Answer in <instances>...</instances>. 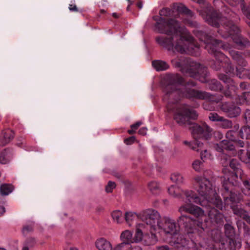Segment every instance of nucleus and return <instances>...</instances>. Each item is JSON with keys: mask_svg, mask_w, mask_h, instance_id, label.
Segmentation results:
<instances>
[{"mask_svg": "<svg viewBox=\"0 0 250 250\" xmlns=\"http://www.w3.org/2000/svg\"><path fill=\"white\" fill-rule=\"evenodd\" d=\"M153 19L156 21L155 30L159 33L169 36L157 37L155 40L159 45L169 51L174 49L181 54L195 56L199 55V45L189 32L180 26L178 21L173 19L166 20L156 16L154 17Z\"/></svg>", "mask_w": 250, "mask_h": 250, "instance_id": "obj_1", "label": "nucleus"}, {"mask_svg": "<svg viewBox=\"0 0 250 250\" xmlns=\"http://www.w3.org/2000/svg\"><path fill=\"white\" fill-rule=\"evenodd\" d=\"M227 17H222L217 10L209 11L204 17L206 21L212 26L218 27L220 23L222 28L218 32L224 38L230 37L233 42L241 48L250 45L247 39L242 37L240 30L235 23L240 20L239 16L234 12L229 10Z\"/></svg>", "mask_w": 250, "mask_h": 250, "instance_id": "obj_2", "label": "nucleus"}, {"mask_svg": "<svg viewBox=\"0 0 250 250\" xmlns=\"http://www.w3.org/2000/svg\"><path fill=\"white\" fill-rule=\"evenodd\" d=\"M229 166L233 169V172H229V176L224 177L222 181V193L225 204H230L232 203H239L241 200V194L235 192L236 188L239 187L240 182L237 180L238 174L241 175L243 170L241 168V164L236 159H232L229 162Z\"/></svg>", "mask_w": 250, "mask_h": 250, "instance_id": "obj_3", "label": "nucleus"}, {"mask_svg": "<svg viewBox=\"0 0 250 250\" xmlns=\"http://www.w3.org/2000/svg\"><path fill=\"white\" fill-rule=\"evenodd\" d=\"M171 62L174 67L179 68L184 74L198 80L201 82L207 81V67L200 63L192 62L190 59L183 56L177 57Z\"/></svg>", "mask_w": 250, "mask_h": 250, "instance_id": "obj_4", "label": "nucleus"}, {"mask_svg": "<svg viewBox=\"0 0 250 250\" xmlns=\"http://www.w3.org/2000/svg\"><path fill=\"white\" fill-rule=\"evenodd\" d=\"M194 179L197 192L205 199L202 201L200 198L201 202H203L204 204V206H206L207 203L212 204L217 208L222 210L223 205L222 200L217 195L210 181L204 177L199 176L195 177Z\"/></svg>", "mask_w": 250, "mask_h": 250, "instance_id": "obj_5", "label": "nucleus"}, {"mask_svg": "<svg viewBox=\"0 0 250 250\" xmlns=\"http://www.w3.org/2000/svg\"><path fill=\"white\" fill-rule=\"evenodd\" d=\"M222 48L221 46H214L208 44L206 47V49L208 53L213 55L215 61L210 64L211 68L216 71H219L222 68L223 71L229 75L234 74V68L232 66L229 58L220 51Z\"/></svg>", "mask_w": 250, "mask_h": 250, "instance_id": "obj_6", "label": "nucleus"}, {"mask_svg": "<svg viewBox=\"0 0 250 250\" xmlns=\"http://www.w3.org/2000/svg\"><path fill=\"white\" fill-rule=\"evenodd\" d=\"M177 221L180 225L183 226L185 232L191 239L196 234L202 236L206 228V224L199 219H193L186 215H181Z\"/></svg>", "mask_w": 250, "mask_h": 250, "instance_id": "obj_7", "label": "nucleus"}, {"mask_svg": "<svg viewBox=\"0 0 250 250\" xmlns=\"http://www.w3.org/2000/svg\"><path fill=\"white\" fill-rule=\"evenodd\" d=\"M198 117L197 111L188 104H181L174 111L173 119L180 125L190 124V120H195Z\"/></svg>", "mask_w": 250, "mask_h": 250, "instance_id": "obj_8", "label": "nucleus"}, {"mask_svg": "<svg viewBox=\"0 0 250 250\" xmlns=\"http://www.w3.org/2000/svg\"><path fill=\"white\" fill-rule=\"evenodd\" d=\"M170 195L176 197L185 198L189 203L194 202L201 206H204L203 202H201L200 197L192 190H183L176 186H171L168 188Z\"/></svg>", "mask_w": 250, "mask_h": 250, "instance_id": "obj_9", "label": "nucleus"}, {"mask_svg": "<svg viewBox=\"0 0 250 250\" xmlns=\"http://www.w3.org/2000/svg\"><path fill=\"white\" fill-rule=\"evenodd\" d=\"M169 243L175 247L182 250H199V246L192 240L185 238L184 236L176 231L170 236Z\"/></svg>", "mask_w": 250, "mask_h": 250, "instance_id": "obj_10", "label": "nucleus"}, {"mask_svg": "<svg viewBox=\"0 0 250 250\" xmlns=\"http://www.w3.org/2000/svg\"><path fill=\"white\" fill-rule=\"evenodd\" d=\"M193 138L198 141V139L208 140L211 137L212 129L206 123L201 125L196 123L192 124L190 128Z\"/></svg>", "mask_w": 250, "mask_h": 250, "instance_id": "obj_11", "label": "nucleus"}, {"mask_svg": "<svg viewBox=\"0 0 250 250\" xmlns=\"http://www.w3.org/2000/svg\"><path fill=\"white\" fill-rule=\"evenodd\" d=\"M193 34L202 42L205 44V49L208 44H211L214 46H221L222 49L224 50H228L231 48V45L229 43H224L222 41L214 39L211 36L206 33L197 29H194L193 31Z\"/></svg>", "mask_w": 250, "mask_h": 250, "instance_id": "obj_12", "label": "nucleus"}, {"mask_svg": "<svg viewBox=\"0 0 250 250\" xmlns=\"http://www.w3.org/2000/svg\"><path fill=\"white\" fill-rule=\"evenodd\" d=\"M230 49L229 50V53L232 58L236 61L239 66H242V67L240 68L236 67V70H234V74L230 75L233 76L236 74L239 78H243L245 75H247L249 70L244 68V67H246L248 65V63L244 57H243L241 52Z\"/></svg>", "mask_w": 250, "mask_h": 250, "instance_id": "obj_13", "label": "nucleus"}, {"mask_svg": "<svg viewBox=\"0 0 250 250\" xmlns=\"http://www.w3.org/2000/svg\"><path fill=\"white\" fill-rule=\"evenodd\" d=\"M160 218V214L157 210L148 209L143 212L142 219L147 225L155 229L156 227H159L161 223Z\"/></svg>", "mask_w": 250, "mask_h": 250, "instance_id": "obj_14", "label": "nucleus"}, {"mask_svg": "<svg viewBox=\"0 0 250 250\" xmlns=\"http://www.w3.org/2000/svg\"><path fill=\"white\" fill-rule=\"evenodd\" d=\"M164 79L167 83V86L169 85L172 87H175L176 84H183L184 83L186 85H190L193 87L196 85V83L193 81H189L186 83L184 78L177 73L167 74L166 75Z\"/></svg>", "mask_w": 250, "mask_h": 250, "instance_id": "obj_15", "label": "nucleus"}, {"mask_svg": "<svg viewBox=\"0 0 250 250\" xmlns=\"http://www.w3.org/2000/svg\"><path fill=\"white\" fill-rule=\"evenodd\" d=\"M165 93L163 100L167 103V108L171 110L172 109L169 107L171 104H175L179 100V93L181 94V91L178 90L175 87H172L168 85L166 86L164 89Z\"/></svg>", "mask_w": 250, "mask_h": 250, "instance_id": "obj_16", "label": "nucleus"}, {"mask_svg": "<svg viewBox=\"0 0 250 250\" xmlns=\"http://www.w3.org/2000/svg\"><path fill=\"white\" fill-rule=\"evenodd\" d=\"M181 96L189 99L205 100L210 98L209 94L206 92L187 88V87H185L181 91Z\"/></svg>", "mask_w": 250, "mask_h": 250, "instance_id": "obj_17", "label": "nucleus"}, {"mask_svg": "<svg viewBox=\"0 0 250 250\" xmlns=\"http://www.w3.org/2000/svg\"><path fill=\"white\" fill-rule=\"evenodd\" d=\"M241 240L240 238L235 239L226 238L218 245L220 250H236L241 248Z\"/></svg>", "mask_w": 250, "mask_h": 250, "instance_id": "obj_18", "label": "nucleus"}, {"mask_svg": "<svg viewBox=\"0 0 250 250\" xmlns=\"http://www.w3.org/2000/svg\"><path fill=\"white\" fill-rule=\"evenodd\" d=\"M179 211L188 213L198 218L204 215V211L200 207L191 204H185L179 208Z\"/></svg>", "mask_w": 250, "mask_h": 250, "instance_id": "obj_19", "label": "nucleus"}, {"mask_svg": "<svg viewBox=\"0 0 250 250\" xmlns=\"http://www.w3.org/2000/svg\"><path fill=\"white\" fill-rule=\"evenodd\" d=\"M221 109L229 118H234L239 116L241 113L240 107L232 102L223 103Z\"/></svg>", "mask_w": 250, "mask_h": 250, "instance_id": "obj_20", "label": "nucleus"}, {"mask_svg": "<svg viewBox=\"0 0 250 250\" xmlns=\"http://www.w3.org/2000/svg\"><path fill=\"white\" fill-rule=\"evenodd\" d=\"M158 228L170 236L177 231L175 221L168 217L163 218V222H161Z\"/></svg>", "mask_w": 250, "mask_h": 250, "instance_id": "obj_21", "label": "nucleus"}, {"mask_svg": "<svg viewBox=\"0 0 250 250\" xmlns=\"http://www.w3.org/2000/svg\"><path fill=\"white\" fill-rule=\"evenodd\" d=\"M208 204V206L210 207L208 211V216L212 223H215L217 224H221L223 223L224 215L219 212L217 209L215 208V205L212 204Z\"/></svg>", "mask_w": 250, "mask_h": 250, "instance_id": "obj_22", "label": "nucleus"}, {"mask_svg": "<svg viewBox=\"0 0 250 250\" xmlns=\"http://www.w3.org/2000/svg\"><path fill=\"white\" fill-rule=\"evenodd\" d=\"M237 203H232L230 204H225L226 206H229L232 210L233 213L242 218L248 224H250V211L248 212L246 210L236 205Z\"/></svg>", "mask_w": 250, "mask_h": 250, "instance_id": "obj_23", "label": "nucleus"}, {"mask_svg": "<svg viewBox=\"0 0 250 250\" xmlns=\"http://www.w3.org/2000/svg\"><path fill=\"white\" fill-rule=\"evenodd\" d=\"M15 133L11 129H7L2 131L0 137V146H3L8 144L14 137Z\"/></svg>", "mask_w": 250, "mask_h": 250, "instance_id": "obj_24", "label": "nucleus"}, {"mask_svg": "<svg viewBox=\"0 0 250 250\" xmlns=\"http://www.w3.org/2000/svg\"><path fill=\"white\" fill-rule=\"evenodd\" d=\"M95 246L99 250H112L111 243L104 238H100L95 242Z\"/></svg>", "mask_w": 250, "mask_h": 250, "instance_id": "obj_25", "label": "nucleus"}, {"mask_svg": "<svg viewBox=\"0 0 250 250\" xmlns=\"http://www.w3.org/2000/svg\"><path fill=\"white\" fill-rule=\"evenodd\" d=\"M237 225L238 229H240L242 226L243 227L245 242L249 250H250V229L245 223L242 221L237 222Z\"/></svg>", "mask_w": 250, "mask_h": 250, "instance_id": "obj_26", "label": "nucleus"}, {"mask_svg": "<svg viewBox=\"0 0 250 250\" xmlns=\"http://www.w3.org/2000/svg\"><path fill=\"white\" fill-rule=\"evenodd\" d=\"M12 158V153L9 148L4 149L0 153V163L1 164L9 163Z\"/></svg>", "mask_w": 250, "mask_h": 250, "instance_id": "obj_27", "label": "nucleus"}, {"mask_svg": "<svg viewBox=\"0 0 250 250\" xmlns=\"http://www.w3.org/2000/svg\"><path fill=\"white\" fill-rule=\"evenodd\" d=\"M211 237L213 241L215 243V246L218 247V245L224 240L226 238H224L223 234L219 229H213L210 232Z\"/></svg>", "mask_w": 250, "mask_h": 250, "instance_id": "obj_28", "label": "nucleus"}, {"mask_svg": "<svg viewBox=\"0 0 250 250\" xmlns=\"http://www.w3.org/2000/svg\"><path fill=\"white\" fill-rule=\"evenodd\" d=\"M153 67L157 71H162L167 70L169 66L166 62L161 60H155L152 62Z\"/></svg>", "mask_w": 250, "mask_h": 250, "instance_id": "obj_29", "label": "nucleus"}, {"mask_svg": "<svg viewBox=\"0 0 250 250\" xmlns=\"http://www.w3.org/2000/svg\"><path fill=\"white\" fill-rule=\"evenodd\" d=\"M120 239L122 241V243H125L130 246V244L133 243L132 232L128 230L123 231L121 234Z\"/></svg>", "mask_w": 250, "mask_h": 250, "instance_id": "obj_30", "label": "nucleus"}, {"mask_svg": "<svg viewBox=\"0 0 250 250\" xmlns=\"http://www.w3.org/2000/svg\"><path fill=\"white\" fill-rule=\"evenodd\" d=\"M208 75L206 77L207 81L205 83H207V82L208 83L209 88L211 90L215 91L221 90L223 88V86L221 84V83L219 81H218L217 80H216L215 79L211 80L210 81H208Z\"/></svg>", "mask_w": 250, "mask_h": 250, "instance_id": "obj_31", "label": "nucleus"}, {"mask_svg": "<svg viewBox=\"0 0 250 250\" xmlns=\"http://www.w3.org/2000/svg\"><path fill=\"white\" fill-rule=\"evenodd\" d=\"M183 143L185 145L188 146L191 149L196 151H199L203 145V143H201L200 142L196 141V140L193 142L184 141Z\"/></svg>", "mask_w": 250, "mask_h": 250, "instance_id": "obj_32", "label": "nucleus"}, {"mask_svg": "<svg viewBox=\"0 0 250 250\" xmlns=\"http://www.w3.org/2000/svg\"><path fill=\"white\" fill-rule=\"evenodd\" d=\"M225 233L227 236V238L235 239L239 238L236 236L235 234V230L233 226L229 224H226L224 226Z\"/></svg>", "mask_w": 250, "mask_h": 250, "instance_id": "obj_33", "label": "nucleus"}, {"mask_svg": "<svg viewBox=\"0 0 250 250\" xmlns=\"http://www.w3.org/2000/svg\"><path fill=\"white\" fill-rule=\"evenodd\" d=\"M111 216L114 222L117 224H121L124 221L125 214L119 210L113 211L111 213Z\"/></svg>", "mask_w": 250, "mask_h": 250, "instance_id": "obj_34", "label": "nucleus"}, {"mask_svg": "<svg viewBox=\"0 0 250 250\" xmlns=\"http://www.w3.org/2000/svg\"><path fill=\"white\" fill-rule=\"evenodd\" d=\"M238 136L243 139H250V126L245 125L241 128Z\"/></svg>", "mask_w": 250, "mask_h": 250, "instance_id": "obj_35", "label": "nucleus"}, {"mask_svg": "<svg viewBox=\"0 0 250 250\" xmlns=\"http://www.w3.org/2000/svg\"><path fill=\"white\" fill-rule=\"evenodd\" d=\"M138 218L137 214L133 212H126L125 214L124 220L130 226L132 222Z\"/></svg>", "mask_w": 250, "mask_h": 250, "instance_id": "obj_36", "label": "nucleus"}, {"mask_svg": "<svg viewBox=\"0 0 250 250\" xmlns=\"http://www.w3.org/2000/svg\"><path fill=\"white\" fill-rule=\"evenodd\" d=\"M14 189V187L9 184H2L0 188V192L2 195H7Z\"/></svg>", "mask_w": 250, "mask_h": 250, "instance_id": "obj_37", "label": "nucleus"}, {"mask_svg": "<svg viewBox=\"0 0 250 250\" xmlns=\"http://www.w3.org/2000/svg\"><path fill=\"white\" fill-rule=\"evenodd\" d=\"M148 188L150 191L154 194H158L160 191L158 183L155 181H152L149 183L148 184Z\"/></svg>", "mask_w": 250, "mask_h": 250, "instance_id": "obj_38", "label": "nucleus"}, {"mask_svg": "<svg viewBox=\"0 0 250 250\" xmlns=\"http://www.w3.org/2000/svg\"><path fill=\"white\" fill-rule=\"evenodd\" d=\"M218 77L220 80L227 84L228 86L230 85L234 86L235 87H236L233 81L226 75L224 74H219Z\"/></svg>", "mask_w": 250, "mask_h": 250, "instance_id": "obj_39", "label": "nucleus"}, {"mask_svg": "<svg viewBox=\"0 0 250 250\" xmlns=\"http://www.w3.org/2000/svg\"><path fill=\"white\" fill-rule=\"evenodd\" d=\"M34 223L33 222H29L23 226L22 229V234L24 235H27L34 230Z\"/></svg>", "mask_w": 250, "mask_h": 250, "instance_id": "obj_40", "label": "nucleus"}, {"mask_svg": "<svg viewBox=\"0 0 250 250\" xmlns=\"http://www.w3.org/2000/svg\"><path fill=\"white\" fill-rule=\"evenodd\" d=\"M170 179L173 182H174L177 184H181L184 183V177L181 174L178 173H175L171 174Z\"/></svg>", "mask_w": 250, "mask_h": 250, "instance_id": "obj_41", "label": "nucleus"}, {"mask_svg": "<svg viewBox=\"0 0 250 250\" xmlns=\"http://www.w3.org/2000/svg\"><path fill=\"white\" fill-rule=\"evenodd\" d=\"M250 97V83L249 86V88L247 91L243 92L242 96L239 97V104H244L245 103H248L249 102V99H248V97Z\"/></svg>", "mask_w": 250, "mask_h": 250, "instance_id": "obj_42", "label": "nucleus"}, {"mask_svg": "<svg viewBox=\"0 0 250 250\" xmlns=\"http://www.w3.org/2000/svg\"><path fill=\"white\" fill-rule=\"evenodd\" d=\"M223 145L225 149L229 151H234L235 150L234 144L229 142L227 140H223Z\"/></svg>", "mask_w": 250, "mask_h": 250, "instance_id": "obj_43", "label": "nucleus"}, {"mask_svg": "<svg viewBox=\"0 0 250 250\" xmlns=\"http://www.w3.org/2000/svg\"><path fill=\"white\" fill-rule=\"evenodd\" d=\"M173 11L169 8H164L159 12L161 16L171 17L173 16Z\"/></svg>", "mask_w": 250, "mask_h": 250, "instance_id": "obj_44", "label": "nucleus"}, {"mask_svg": "<svg viewBox=\"0 0 250 250\" xmlns=\"http://www.w3.org/2000/svg\"><path fill=\"white\" fill-rule=\"evenodd\" d=\"M130 246L125 243H121L116 245L112 250H129Z\"/></svg>", "mask_w": 250, "mask_h": 250, "instance_id": "obj_45", "label": "nucleus"}, {"mask_svg": "<svg viewBox=\"0 0 250 250\" xmlns=\"http://www.w3.org/2000/svg\"><path fill=\"white\" fill-rule=\"evenodd\" d=\"M220 122H221L220 126L223 128H229L232 126V122L230 120L225 119L224 117Z\"/></svg>", "mask_w": 250, "mask_h": 250, "instance_id": "obj_46", "label": "nucleus"}, {"mask_svg": "<svg viewBox=\"0 0 250 250\" xmlns=\"http://www.w3.org/2000/svg\"><path fill=\"white\" fill-rule=\"evenodd\" d=\"M177 10L180 12L189 15L191 17L193 16L192 11L184 5L178 6Z\"/></svg>", "mask_w": 250, "mask_h": 250, "instance_id": "obj_47", "label": "nucleus"}, {"mask_svg": "<svg viewBox=\"0 0 250 250\" xmlns=\"http://www.w3.org/2000/svg\"><path fill=\"white\" fill-rule=\"evenodd\" d=\"M143 237V232L142 230L137 229L136 230L135 234L133 237V243L134 242H138L142 240Z\"/></svg>", "mask_w": 250, "mask_h": 250, "instance_id": "obj_48", "label": "nucleus"}, {"mask_svg": "<svg viewBox=\"0 0 250 250\" xmlns=\"http://www.w3.org/2000/svg\"><path fill=\"white\" fill-rule=\"evenodd\" d=\"M209 120L213 122H220L223 120V117L220 116L215 112L210 113L208 116Z\"/></svg>", "mask_w": 250, "mask_h": 250, "instance_id": "obj_49", "label": "nucleus"}, {"mask_svg": "<svg viewBox=\"0 0 250 250\" xmlns=\"http://www.w3.org/2000/svg\"><path fill=\"white\" fill-rule=\"evenodd\" d=\"M116 187V184L115 182L109 181L105 187V191L107 193H111Z\"/></svg>", "mask_w": 250, "mask_h": 250, "instance_id": "obj_50", "label": "nucleus"}, {"mask_svg": "<svg viewBox=\"0 0 250 250\" xmlns=\"http://www.w3.org/2000/svg\"><path fill=\"white\" fill-rule=\"evenodd\" d=\"M226 134L227 138L233 142L235 139V136L237 134V132L230 130L228 131Z\"/></svg>", "mask_w": 250, "mask_h": 250, "instance_id": "obj_51", "label": "nucleus"}, {"mask_svg": "<svg viewBox=\"0 0 250 250\" xmlns=\"http://www.w3.org/2000/svg\"><path fill=\"white\" fill-rule=\"evenodd\" d=\"M199 250H217V249L216 246L211 244L208 246L200 245L199 246Z\"/></svg>", "mask_w": 250, "mask_h": 250, "instance_id": "obj_52", "label": "nucleus"}, {"mask_svg": "<svg viewBox=\"0 0 250 250\" xmlns=\"http://www.w3.org/2000/svg\"><path fill=\"white\" fill-rule=\"evenodd\" d=\"M200 157L202 160L205 162L208 159L210 158V154L207 150H204V151H201Z\"/></svg>", "mask_w": 250, "mask_h": 250, "instance_id": "obj_53", "label": "nucleus"}, {"mask_svg": "<svg viewBox=\"0 0 250 250\" xmlns=\"http://www.w3.org/2000/svg\"><path fill=\"white\" fill-rule=\"evenodd\" d=\"M233 142H234V145L235 146V148L244 147L245 146V143L242 140L235 139Z\"/></svg>", "mask_w": 250, "mask_h": 250, "instance_id": "obj_54", "label": "nucleus"}, {"mask_svg": "<svg viewBox=\"0 0 250 250\" xmlns=\"http://www.w3.org/2000/svg\"><path fill=\"white\" fill-rule=\"evenodd\" d=\"M202 164V163L199 160H195L192 163L193 168L196 171H199L201 168V165Z\"/></svg>", "mask_w": 250, "mask_h": 250, "instance_id": "obj_55", "label": "nucleus"}, {"mask_svg": "<svg viewBox=\"0 0 250 250\" xmlns=\"http://www.w3.org/2000/svg\"><path fill=\"white\" fill-rule=\"evenodd\" d=\"M136 141V138L135 136H132L128 137L124 140V143L127 145H130L133 144Z\"/></svg>", "mask_w": 250, "mask_h": 250, "instance_id": "obj_56", "label": "nucleus"}, {"mask_svg": "<svg viewBox=\"0 0 250 250\" xmlns=\"http://www.w3.org/2000/svg\"><path fill=\"white\" fill-rule=\"evenodd\" d=\"M185 23L187 25L191 27H197L198 25V24L197 23V22L190 20L187 21H185Z\"/></svg>", "mask_w": 250, "mask_h": 250, "instance_id": "obj_57", "label": "nucleus"}, {"mask_svg": "<svg viewBox=\"0 0 250 250\" xmlns=\"http://www.w3.org/2000/svg\"><path fill=\"white\" fill-rule=\"evenodd\" d=\"M224 145H223V141L220 144H217L215 146L216 150L219 152H222L223 150L225 149L224 148Z\"/></svg>", "mask_w": 250, "mask_h": 250, "instance_id": "obj_58", "label": "nucleus"}, {"mask_svg": "<svg viewBox=\"0 0 250 250\" xmlns=\"http://www.w3.org/2000/svg\"><path fill=\"white\" fill-rule=\"evenodd\" d=\"M243 184L248 191H250V181L248 180H242Z\"/></svg>", "mask_w": 250, "mask_h": 250, "instance_id": "obj_59", "label": "nucleus"}, {"mask_svg": "<svg viewBox=\"0 0 250 250\" xmlns=\"http://www.w3.org/2000/svg\"><path fill=\"white\" fill-rule=\"evenodd\" d=\"M250 83L247 82H242L240 84V87L242 90H248Z\"/></svg>", "mask_w": 250, "mask_h": 250, "instance_id": "obj_60", "label": "nucleus"}, {"mask_svg": "<svg viewBox=\"0 0 250 250\" xmlns=\"http://www.w3.org/2000/svg\"><path fill=\"white\" fill-rule=\"evenodd\" d=\"M142 124V122L141 121H138L136 122V123L131 125H130V128H132L133 129H134L135 131H136L139 127Z\"/></svg>", "mask_w": 250, "mask_h": 250, "instance_id": "obj_61", "label": "nucleus"}, {"mask_svg": "<svg viewBox=\"0 0 250 250\" xmlns=\"http://www.w3.org/2000/svg\"><path fill=\"white\" fill-rule=\"evenodd\" d=\"M229 88L228 87V89L224 91V94L225 96V97H226L227 98H232V94H231V91L229 89Z\"/></svg>", "mask_w": 250, "mask_h": 250, "instance_id": "obj_62", "label": "nucleus"}, {"mask_svg": "<svg viewBox=\"0 0 250 250\" xmlns=\"http://www.w3.org/2000/svg\"><path fill=\"white\" fill-rule=\"evenodd\" d=\"M147 128L146 127H142L139 131L138 133L141 135L144 136L146 134Z\"/></svg>", "mask_w": 250, "mask_h": 250, "instance_id": "obj_63", "label": "nucleus"}, {"mask_svg": "<svg viewBox=\"0 0 250 250\" xmlns=\"http://www.w3.org/2000/svg\"><path fill=\"white\" fill-rule=\"evenodd\" d=\"M69 9L71 11L78 12V9L75 4H69Z\"/></svg>", "mask_w": 250, "mask_h": 250, "instance_id": "obj_64", "label": "nucleus"}]
</instances>
